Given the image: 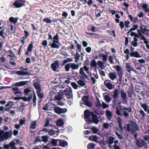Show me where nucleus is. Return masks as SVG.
<instances>
[{"label":"nucleus","instance_id":"9b49d317","mask_svg":"<svg viewBox=\"0 0 149 149\" xmlns=\"http://www.w3.org/2000/svg\"><path fill=\"white\" fill-rule=\"evenodd\" d=\"M104 84L109 90L112 89L113 88V86H114L111 84V82L109 80L107 79L104 81Z\"/></svg>","mask_w":149,"mask_h":149},{"label":"nucleus","instance_id":"6ab92c4d","mask_svg":"<svg viewBox=\"0 0 149 149\" xmlns=\"http://www.w3.org/2000/svg\"><path fill=\"white\" fill-rule=\"evenodd\" d=\"M74 41L75 45L76 46L77 48V49L76 50V52H80L81 51V45L80 44H79L78 42L76 40H74Z\"/></svg>","mask_w":149,"mask_h":149},{"label":"nucleus","instance_id":"5701e85b","mask_svg":"<svg viewBox=\"0 0 149 149\" xmlns=\"http://www.w3.org/2000/svg\"><path fill=\"white\" fill-rule=\"evenodd\" d=\"M120 94L123 100L125 102V101L127 99L126 94L123 91L121 90L120 92Z\"/></svg>","mask_w":149,"mask_h":149},{"label":"nucleus","instance_id":"79ce46f5","mask_svg":"<svg viewBox=\"0 0 149 149\" xmlns=\"http://www.w3.org/2000/svg\"><path fill=\"white\" fill-rule=\"evenodd\" d=\"M70 68H71V63H67L65 66V70L66 72H69Z\"/></svg>","mask_w":149,"mask_h":149},{"label":"nucleus","instance_id":"cd10ccee","mask_svg":"<svg viewBox=\"0 0 149 149\" xmlns=\"http://www.w3.org/2000/svg\"><path fill=\"white\" fill-rule=\"evenodd\" d=\"M12 90L14 91V93L15 94H22V92L20 91L19 89L17 87L13 88L12 89Z\"/></svg>","mask_w":149,"mask_h":149},{"label":"nucleus","instance_id":"338daca9","mask_svg":"<svg viewBox=\"0 0 149 149\" xmlns=\"http://www.w3.org/2000/svg\"><path fill=\"white\" fill-rule=\"evenodd\" d=\"M13 106V102L12 101H9L8 102L7 104L6 105V107H9L10 108H11Z\"/></svg>","mask_w":149,"mask_h":149},{"label":"nucleus","instance_id":"2eb2a0df","mask_svg":"<svg viewBox=\"0 0 149 149\" xmlns=\"http://www.w3.org/2000/svg\"><path fill=\"white\" fill-rule=\"evenodd\" d=\"M106 115L107 119H108L109 121H111L112 116L111 112L108 110H107L106 111Z\"/></svg>","mask_w":149,"mask_h":149},{"label":"nucleus","instance_id":"a211bd4d","mask_svg":"<svg viewBox=\"0 0 149 149\" xmlns=\"http://www.w3.org/2000/svg\"><path fill=\"white\" fill-rule=\"evenodd\" d=\"M12 132L11 131H8L4 132L3 135H2L5 140L7 139L9 137V135L10 134H12Z\"/></svg>","mask_w":149,"mask_h":149},{"label":"nucleus","instance_id":"4d7b16f0","mask_svg":"<svg viewBox=\"0 0 149 149\" xmlns=\"http://www.w3.org/2000/svg\"><path fill=\"white\" fill-rule=\"evenodd\" d=\"M51 47L52 48L58 49L59 47V46L54 42H52L50 45Z\"/></svg>","mask_w":149,"mask_h":149},{"label":"nucleus","instance_id":"bb28decb","mask_svg":"<svg viewBox=\"0 0 149 149\" xmlns=\"http://www.w3.org/2000/svg\"><path fill=\"white\" fill-rule=\"evenodd\" d=\"M32 95H30L27 98L26 97H22L21 99L25 102H30L32 98Z\"/></svg>","mask_w":149,"mask_h":149},{"label":"nucleus","instance_id":"774afa93","mask_svg":"<svg viewBox=\"0 0 149 149\" xmlns=\"http://www.w3.org/2000/svg\"><path fill=\"white\" fill-rule=\"evenodd\" d=\"M144 140L149 143V136L148 135L144 136L143 137Z\"/></svg>","mask_w":149,"mask_h":149},{"label":"nucleus","instance_id":"bf43d9fd","mask_svg":"<svg viewBox=\"0 0 149 149\" xmlns=\"http://www.w3.org/2000/svg\"><path fill=\"white\" fill-rule=\"evenodd\" d=\"M71 85L72 87L74 89H77L78 88V86L75 82H71Z\"/></svg>","mask_w":149,"mask_h":149},{"label":"nucleus","instance_id":"b1692460","mask_svg":"<svg viewBox=\"0 0 149 149\" xmlns=\"http://www.w3.org/2000/svg\"><path fill=\"white\" fill-rule=\"evenodd\" d=\"M128 17L130 18L131 21L133 22L134 23H135L136 22L138 21V18L137 17H133L131 15H129Z\"/></svg>","mask_w":149,"mask_h":149},{"label":"nucleus","instance_id":"423d86ee","mask_svg":"<svg viewBox=\"0 0 149 149\" xmlns=\"http://www.w3.org/2000/svg\"><path fill=\"white\" fill-rule=\"evenodd\" d=\"M113 67L116 69L117 72V74H118L119 79H121L123 75V73L122 71L121 67L119 65H116Z\"/></svg>","mask_w":149,"mask_h":149},{"label":"nucleus","instance_id":"c03bdc74","mask_svg":"<svg viewBox=\"0 0 149 149\" xmlns=\"http://www.w3.org/2000/svg\"><path fill=\"white\" fill-rule=\"evenodd\" d=\"M6 53H10V54L8 56L11 58L14 57L15 54L11 49H10L8 51H6Z\"/></svg>","mask_w":149,"mask_h":149},{"label":"nucleus","instance_id":"de8ad7c7","mask_svg":"<svg viewBox=\"0 0 149 149\" xmlns=\"http://www.w3.org/2000/svg\"><path fill=\"white\" fill-rule=\"evenodd\" d=\"M104 99L108 102H109L111 100L110 96L109 95H104Z\"/></svg>","mask_w":149,"mask_h":149},{"label":"nucleus","instance_id":"a18cd8bd","mask_svg":"<svg viewBox=\"0 0 149 149\" xmlns=\"http://www.w3.org/2000/svg\"><path fill=\"white\" fill-rule=\"evenodd\" d=\"M78 52H77L76 53L75 56H74V58L75 59V62H77L79 61V59L80 57V55L78 53Z\"/></svg>","mask_w":149,"mask_h":149},{"label":"nucleus","instance_id":"603ef678","mask_svg":"<svg viewBox=\"0 0 149 149\" xmlns=\"http://www.w3.org/2000/svg\"><path fill=\"white\" fill-rule=\"evenodd\" d=\"M84 104L87 106L89 107H92L93 106L92 103L89 100H88L86 102L84 103Z\"/></svg>","mask_w":149,"mask_h":149},{"label":"nucleus","instance_id":"f3484780","mask_svg":"<svg viewBox=\"0 0 149 149\" xmlns=\"http://www.w3.org/2000/svg\"><path fill=\"white\" fill-rule=\"evenodd\" d=\"M130 56L131 57H134L136 58L141 57V56L139 53L136 51L133 52H130Z\"/></svg>","mask_w":149,"mask_h":149},{"label":"nucleus","instance_id":"412c9836","mask_svg":"<svg viewBox=\"0 0 149 149\" xmlns=\"http://www.w3.org/2000/svg\"><path fill=\"white\" fill-rule=\"evenodd\" d=\"M59 143L58 145L62 147H65L68 145L67 142L64 140H63V141H61V140L59 139Z\"/></svg>","mask_w":149,"mask_h":149},{"label":"nucleus","instance_id":"49530a36","mask_svg":"<svg viewBox=\"0 0 149 149\" xmlns=\"http://www.w3.org/2000/svg\"><path fill=\"white\" fill-rule=\"evenodd\" d=\"M95 144L91 143H89L87 146L88 149H93L95 147Z\"/></svg>","mask_w":149,"mask_h":149},{"label":"nucleus","instance_id":"ddd939ff","mask_svg":"<svg viewBox=\"0 0 149 149\" xmlns=\"http://www.w3.org/2000/svg\"><path fill=\"white\" fill-rule=\"evenodd\" d=\"M24 32L25 33V36H22L21 38L23 40H21V42L24 45L25 43V41H24L26 39H27L28 37L29 36V32L26 30H24Z\"/></svg>","mask_w":149,"mask_h":149},{"label":"nucleus","instance_id":"aec40b11","mask_svg":"<svg viewBox=\"0 0 149 149\" xmlns=\"http://www.w3.org/2000/svg\"><path fill=\"white\" fill-rule=\"evenodd\" d=\"M28 82V81H21L18 82L15 84L14 86H23L26 84L27 82Z\"/></svg>","mask_w":149,"mask_h":149},{"label":"nucleus","instance_id":"4c0bfd02","mask_svg":"<svg viewBox=\"0 0 149 149\" xmlns=\"http://www.w3.org/2000/svg\"><path fill=\"white\" fill-rule=\"evenodd\" d=\"M125 65V68L127 71L129 72H130L131 70H132V67L130 65V64L129 63H126Z\"/></svg>","mask_w":149,"mask_h":149},{"label":"nucleus","instance_id":"09e8293b","mask_svg":"<svg viewBox=\"0 0 149 149\" xmlns=\"http://www.w3.org/2000/svg\"><path fill=\"white\" fill-rule=\"evenodd\" d=\"M37 125V121H35L31 122L30 127L33 129H35Z\"/></svg>","mask_w":149,"mask_h":149},{"label":"nucleus","instance_id":"680f3d73","mask_svg":"<svg viewBox=\"0 0 149 149\" xmlns=\"http://www.w3.org/2000/svg\"><path fill=\"white\" fill-rule=\"evenodd\" d=\"M133 27L131 28L130 29V31H134L138 29V26L137 24L133 25L132 26Z\"/></svg>","mask_w":149,"mask_h":149},{"label":"nucleus","instance_id":"3c124183","mask_svg":"<svg viewBox=\"0 0 149 149\" xmlns=\"http://www.w3.org/2000/svg\"><path fill=\"white\" fill-rule=\"evenodd\" d=\"M97 65L101 68L102 69H104L103 67L104 66V63L100 61H98L97 63Z\"/></svg>","mask_w":149,"mask_h":149},{"label":"nucleus","instance_id":"6e6d98bb","mask_svg":"<svg viewBox=\"0 0 149 149\" xmlns=\"http://www.w3.org/2000/svg\"><path fill=\"white\" fill-rule=\"evenodd\" d=\"M48 136H47V135L43 136L42 137V141H43L45 143H46L48 141Z\"/></svg>","mask_w":149,"mask_h":149},{"label":"nucleus","instance_id":"37998d69","mask_svg":"<svg viewBox=\"0 0 149 149\" xmlns=\"http://www.w3.org/2000/svg\"><path fill=\"white\" fill-rule=\"evenodd\" d=\"M78 84L81 86H83L86 85L84 81L81 79H79L77 81Z\"/></svg>","mask_w":149,"mask_h":149},{"label":"nucleus","instance_id":"dca6fc26","mask_svg":"<svg viewBox=\"0 0 149 149\" xmlns=\"http://www.w3.org/2000/svg\"><path fill=\"white\" fill-rule=\"evenodd\" d=\"M84 117L86 119H89L91 115V111L90 112L88 110H86L84 111Z\"/></svg>","mask_w":149,"mask_h":149},{"label":"nucleus","instance_id":"7ed1b4c3","mask_svg":"<svg viewBox=\"0 0 149 149\" xmlns=\"http://www.w3.org/2000/svg\"><path fill=\"white\" fill-rule=\"evenodd\" d=\"M54 112L58 114H60L62 113H64L68 111L66 108H61L58 107H56L54 109Z\"/></svg>","mask_w":149,"mask_h":149},{"label":"nucleus","instance_id":"4468645a","mask_svg":"<svg viewBox=\"0 0 149 149\" xmlns=\"http://www.w3.org/2000/svg\"><path fill=\"white\" fill-rule=\"evenodd\" d=\"M33 85L36 90V91H41L42 89L40 84L39 82H34L33 84Z\"/></svg>","mask_w":149,"mask_h":149},{"label":"nucleus","instance_id":"8fccbe9b","mask_svg":"<svg viewBox=\"0 0 149 149\" xmlns=\"http://www.w3.org/2000/svg\"><path fill=\"white\" fill-rule=\"evenodd\" d=\"M82 100L84 103L86 102L89 100V98L88 96L85 95L82 97Z\"/></svg>","mask_w":149,"mask_h":149},{"label":"nucleus","instance_id":"13d9d810","mask_svg":"<svg viewBox=\"0 0 149 149\" xmlns=\"http://www.w3.org/2000/svg\"><path fill=\"white\" fill-rule=\"evenodd\" d=\"M43 22H46L47 24H49L53 22L52 20H50L48 18H44L43 19Z\"/></svg>","mask_w":149,"mask_h":149},{"label":"nucleus","instance_id":"1a4fd4ad","mask_svg":"<svg viewBox=\"0 0 149 149\" xmlns=\"http://www.w3.org/2000/svg\"><path fill=\"white\" fill-rule=\"evenodd\" d=\"M139 28L142 33L146 35H149L148 33L147 32V31L149 33V29H147L148 28V26L145 25H142L141 26H140Z\"/></svg>","mask_w":149,"mask_h":149},{"label":"nucleus","instance_id":"58836bf2","mask_svg":"<svg viewBox=\"0 0 149 149\" xmlns=\"http://www.w3.org/2000/svg\"><path fill=\"white\" fill-rule=\"evenodd\" d=\"M127 94L128 97L131 98L132 97V95L134 94V90L132 89H130L127 92Z\"/></svg>","mask_w":149,"mask_h":149},{"label":"nucleus","instance_id":"864d4df0","mask_svg":"<svg viewBox=\"0 0 149 149\" xmlns=\"http://www.w3.org/2000/svg\"><path fill=\"white\" fill-rule=\"evenodd\" d=\"M97 63H96L95 59H93L91 62V65L92 67H96L97 66Z\"/></svg>","mask_w":149,"mask_h":149},{"label":"nucleus","instance_id":"f8f14e48","mask_svg":"<svg viewBox=\"0 0 149 149\" xmlns=\"http://www.w3.org/2000/svg\"><path fill=\"white\" fill-rule=\"evenodd\" d=\"M3 26H1L0 27V36L2 38V39L1 38L0 40L1 41L2 40H4L5 38L6 37L5 35L6 36L7 34L5 33L4 31V29H2Z\"/></svg>","mask_w":149,"mask_h":149},{"label":"nucleus","instance_id":"c756f323","mask_svg":"<svg viewBox=\"0 0 149 149\" xmlns=\"http://www.w3.org/2000/svg\"><path fill=\"white\" fill-rule=\"evenodd\" d=\"M33 91H34L30 90L28 88H26L24 90V94L25 95H29V93L31 92V95H32L33 93H31V92H33Z\"/></svg>","mask_w":149,"mask_h":149},{"label":"nucleus","instance_id":"e2e57ef3","mask_svg":"<svg viewBox=\"0 0 149 149\" xmlns=\"http://www.w3.org/2000/svg\"><path fill=\"white\" fill-rule=\"evenodd\" d=\"M48 134L50 136H53L55 134V131L53 129H51L49 130Z\"/></svg>","mask_w":149,"mask_h":149},{"label":"nucleus","instance_id":"393cba45","mask_svg":"<svg viewBox=\"0 0 149 149\" xmlns=\"http://www.w3.org/2000/svg\"><path fill=\"white\" fill-rule=\"evenodd\" d=\"M119 95V91L118 89H115L113 91V98L117 99Z\"/></svg>","mask_w":149,"mask_h":149},{"label":"nucleus","instance_id":"69168bd1","mask_svg":"<svg viewBox=\"0 0 149 149\" xmlns=\"http://www.w3.org/2000/svg\"><path fill=\"white\" fill-rule=\"evenodd\" d=\"M58 141L57 140L52 139L51 141V143L54 146H56L57 145Z\"/></svg>","mask_w":149,"mask_h":149},{"label":"nucleus","instance_id":"2f4dec72","mask_svg":"<svg viewBox=\"0 0 149 149\" xmlns=\"http://www.w3.org/2000/svg\"><path fill=\"white\" fill-rule=\"evenodd\" d=\"M80 74L83 76L84 77L86 78H88L87 75L84 72V70L83 68H81L79 70Z\"/></svg>","mask_w":149,"mask_h":149},{"label":"nucleus","instance_id":"72a5a7b5","mask_svg":"<svg viewBox=\"0 0 149 149\" xmlns=\"http://www.w3.org/2000/svg\"><path fill=\"white\" fill-rule=\"evenodd\" d=\"M41 91H36L38 96L40 99H42L44 97V94L43 93H41Z\"/></svg>","mask_w":149,"mask_h":149},{"label":"nucleus","instance_id":"f03ea898","mask_svg":"<svg viewBox=\"0 0 149 149\" xmlns=\"http://www.w3.org/2000/svg\"><path fill=\"white\" fill-rule=\"evenodd\" d=\"M130 125L129 123L127 125V130L128 132H131L133 134L137 131L139 130V127L135 121L130 120Z\"/></svg>","mask_w":149,"mask_h":149},{"label":"nucleus","instance_id":"39448f33","mask_svg":"<svg viewBox=\"0 0 149 149\" xmlns=\"http://www.w3.org/2000/svg\"><path fill=\"white\" fill-rule=\"evenodd\" d=\"M25 2V0H17L13 4L15 8H18L24 6Z\"/></svg>","mask_w":149,"mask_h":149},{"label":"nucleus","instance_id":"ea45409f","mask_svg":"<svg viewBox=\"0 0 149 149\" xmlns=\"http://www.w3.org/2000/svg\"><path fill=\"white\" fill-rule=\"evenodd\" d=\"M33 42L31 41V43L29 45L27 49V50L31 52L32 51V49L33 47V46L32 43H33Z\"/></svg>","mask_w":149,"mask_h":149},{"label":"nucleus","instance_id":"c9c22d12","mask_svg":"<svg viewBox=\"0 0 149 149\" xmlns=\"http://www.w3.org/2000/svg\"><path fill=\"white\" fill-rule=\"evenodd\" d=\"M118 123L119 124V127L120 129L122 130H123V128L122 126V120L120 117H118Z\"/></svg>","mask_w":149,"mask_h":149},{"label":"nucleus","instance_id":"f257e3e1","mask_svg":"<svg viewBox=\"0 0 149 149\" xmlns=\"http://www.w3.org/2000/svg\"><path fill=\"white\" fill-rule=\"evenodd\" d=\"M121 106H120V110L118 106L116 107V113L118 116H124L125 117H128L129 116L128 113H131L132 112V109L130 107L126 108H122Z\"/></svg>","mask_w":149,"mask_h":149},{"label":"nucleus","instance_id":"a878e982","mask_svg":"<svg viewBox=\"0 0 149 149\" xmlns=\"http://www.w3.org/2000/svg\"><path fill=\"white\" fill-rule=\"evenodd\" d=\"M16 74L19 75H29V73L27 72H24L23 71H17L16 73Z\"/></svg>","mask_w":149,"mask_h":149},{"label":"nucleus","instance_id":"9d476101","mask_svg":"<svg viewBox=\"0 0 149 149\" xmlns=\"http://www.w3.org/2000/svg\"><path fill=\"white\" fill-rule=\"evenodd\" d=\"M63 91V90L60 91L58 95L55 96L54 98L56 100L60 101L63 98L64 94Z\"/></svg>","mask_w":149,"mask_h":149},{"label":"nucleus","instance_id":"f704fd0d","mask_svg":"<svg viewBox=\"0 0 149 149\" xmlns=\"http://www.w3.org/2000/svg\"><path fill=\"white\" fill-rule=\"evenodd\" d=\"M98 138L96 136L92 135L90 136L89 138V139L90 140L93 141L95 142H97Z\"/></svg>","mask_w":149,"mask_h":149},{"label":"nucleus","instance_id":"20e7f679","mask_svg":"<svg viewBox=\"0 0 149 149\" xmlns=\"http://www.w3.org/2000/svg\"><path fill=\"white\" fill-rule=\"evenodd\" d=\"M63 91L64 94H65L67 98L69 99L72 98V92L70 87L66 88Z\"/></svg>","mask_w":149,"mask_h":149},{"label":"nucleus","instance_id":"0e129e2a","mask_svg":"<svg viewBox=\"0 0 149 149\" xmlns=\"http://www.w3.org/2000/svg\"><path fill=\"white\" fill-rule=\"evenodd\" d=\"M135 68L137 70H140L141 69V67L140 65H139V63H136V64H135Z\"/></svg>","mask_w":149,"mask_h":149},{"label":"nucleus","instance_id":"4be33fe9","mask_svg":"<svg viewBox=\"0 0 149 149\" xmlns=\"http://www.w3.org/2000/svg\"><path fill=\"white\" fill-rule=\"evenodd\" d=\"M18 19V17L14 18L13 17H11L9 19V21L11 23L15 24L17 22Z\"/></svg>","mask_w":149,"mask_h":149},{"label":"nucleus","instance_id":"c85d7f7f","mask_svg":"<svg viewBox=\"0 0 149 149\" xmlns=\"http://www.w3.org/2000/svg\"><path fill=\"white\" fill-rule=\"evenodd\" d=\"M108 75L110 78L112 80H113L117 78L116 75L112 72H110Z\"/></svg>","mask_w":149,"mask_h":149},{"label":"nucleus","instance_id":"052dcab7","mask_svg":"<svg viewBox=\"0 0 149 149\" xmlns=\"http://www.w3.org/2000/svg\"><path fill=\"white\" fill-rule=\"evenodd\" d=\"M92 119L94 123L96 124H97L99 123V120L98 119V117L96 118H92Z\"/></svg>","mask_w":149,"mask_h":149},{"label":"nucleus","instance_id":"0eeeda50","mask_svg":"<svg viewBox=\"0 0 149 149\" xmlns=\"http://www.w3.org/2000/svg\"><path fill=\"white\" fill-rule=\"evenodd\" d=\"M60 65L59 61L56 60L51 64V67L53 71L56 72L57 70L59 69Z\"/></svg>","mask_w":149,"mask_h":149},{"label":"nucleus","instance_id":"6e6552de","mask_svg":"<svg viewBox=\"0 0 149 149\" xmlns=\"http://www.w3.org/2000/svg\"><path fill=\"white\" fill-rule=\"evenodd\" d=\"M15 145L16 143L15 142L12 141L8 144H4L3 148L5 149H9L10 147V149H17L15 146Z\"/></svg>","mask_w":149,"mask_h":149},{"label":"nucleus","instance_id":"e433bc0d","mask_svg":"<svg viewBox=\"0 0 149 149\" xmlns=\"http://www.w3.org/2000/svg\"><path fill=\"white\" fill-rule=\"evenodd\" d=\"M64 124V122L62 120L59 119L56 122V125L59 127H62Z\"/></svg>","mask_w":149,"mask_h":149},{"label":"nucleus","instance_id":"5fc2aeb1","mask_svg":"<svg viewBox=\"0 0 149 149\" xmlns=\"http://www.w3.org/2000/svg\"><path fill=\"white\" fill-rule=\"evenodd\" d=\"M91 129L93 131V134H97L99 132L98 129L95 127H93Z\"/></svg>","mask_w":149,"mask_h":149},{"label":"nucleus","instance_id":"a19ab883","mask_svg":"<svg viewBox=\"0 0 149 149\" xmlns=\"http://www.w3.org/2000/svg\"><path fill=\"white\" fill-rule=\"evenodd\" d=\"M115 139V138L111 136H110L108 140V144L109 145H111L113 143V141Z\"/></svg>","mask_w":149,"mask_h":149},{"label":"nucleus","instance_id":"7c9ffc66","mask_svg":"<svg viewBox=\"0 0 149 149\" xmlns=\"http://www.w3.org/2000/svg\"><path fill=\"white\" fill-rule=\"evenodd\" d=\"M71 68L72 70H77L78 69L79 67V65L78 64H76L74 63H71Z\"/></svg>","mask_w":149,"mask_h":149},{"label":"nucleus","instance_id":"473e14b6","mask_svg":"<svg viewBox=\"0 0 149 149\" xmlns=\"http://www.w3.org/2000/svg\"><path fill=\"white\" fill-rule=\"evenodd\" d=\"M33 106L35 107L36 104V97L35 93L34 91H33Z\"/></svg>","mask_w":149,"mask_h":149}]
</instances>
